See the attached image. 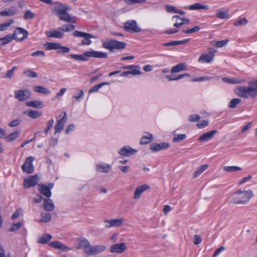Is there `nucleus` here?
Wrapping results in <instances>:
<instances>
[{
	"mask_svg": "<svg viewBox=\"0 0 257 257\" xmlns=\"http://www.w3.org/2000/svg\"><path fill=\"white\" fill-rule=\"evenodd\" d=\"M78 243L76 249H83L84 254L86 256H92L99 254L104 251L106 247L104 245H91L86 238H83L77 240Z\"/></svg>",
	"mask_w": 257,
	"mask_h": 257,
	"instance_id": "f257e3e1",
	"label": "nucleus"
},
{
	"mask_svg": "<svg viewBox=\"0 0 257 257\" xmlns=\"http://www.w3.org/2000/svg\"><path fill=\"white\" fill-rule=\"evenodd\" d=\"M235 92L241 97L244 98L250 97L252 99H255L257 96V80L249 82L247 87L237 86Z\"/></svg>",
	"mask_w": 257,
	"mask_h": 257,
	"instance_id": "f03ea898",
	"label": "nucleus"
},
{
	"mask_svg": "<svg viewBox=\"0 0 257 257\" xmlns=\"http://www.w3.org/2000/svg\"><path fill=\"white\" fill-rule=\"evenodd\" d=\"M253 195L252 191L251 190H238L232 195L231 202L236 205H244L249 201Z\"/></svg>",
	"mask_w": 257,
	"mask_h": 257,
	"instance_id": "7ed1b4c3",
	"label": "nucleus"
},
{
	"mask_svg": "<svg viewBox=\"0 0 257 257\" xmlns=\"http://www.w3.org/2000/svg\"><path fill=\"white\" fill-rule=\"evenodd\" d=\"M125 47V43L119 42L115 40H107L102 42V47L109 50L111 52L114 51V49H122Z\"/></svg>",
	"mask_w": 257,
	"mask_h": 257,
	"instance_id": "20e7f679",
	"label": "nucleus"
},
{
	"mask_svg": "<svg viewBox=\"0 0 257 257\" xmlns=\"http://www.w3.org/2000/svg\"><path fill=\"white\" fill-rule=\"evenodd\" d=\"M60 119L57 120L56 123L54 126L55 134L60 133L64 127L65 123L67 121L66 113L65 111H62L59 115Z\"/></svg>",
	"mask_w": 257,
	"mask_h": 257,
	"instance_id": "39448f33",
	"label": "nucleus"
},
{
	"mask_svg": "<svg viewBox=\"0 0 257 257\" xmlns=\"http://www.w3.org/2000/svg\"><path fill=\"white\" fill-rule=\"evenodd\" d=\"M73 35L76 37L84 38V39L81 41L82 45H89L91 43L90 38H93L94 36L87 33L82 32L78 31H75Z\"/></svg>",
	"mask_w": 257,
	"mask_h": 257,
	"instance_id": "423d86ee",
	"label": "nucleus"
},
{
	"mask_svg": "<svg viewBox=\"0 0 257 257\" xmlns=\"http://www.w3.org/2000/svg\"><path fill=\"white\" fill-rule=\"evenodd\" d=\"M28 32L22 28H17L12 35L14 39L18 42H21L28 37Z\"/></svg>",
	"mask_w": 257,
	"mask_h": 257,
	"instance_id": "0eeeda50",
	"label": "nucleus"
},
{
	"mask_svg": "<svg viewBox=\"0 0 257 257\" xmlns=\"http://www.w3.org/2000/svg\"><path fill=\"white\" fill-rule=\"evenodd\" d=\"M14 94L15 98L20 101H24L31 97L30 91L27 89L15 90Z\"/></svg>",
	"mask_w": 257,
	"mask_h": 257,
	"instance_id": "6e6552de",
	"label": "nucleus"
},
{
	"mask_svg": "<svg viewBox=\"0 0 257 257\" xmlns=\"http://www.w3.org/2000/svg\"><path fill=\"white\" fill-rule=\"evenodd\" d=\"M208 53H203L198 59L199 62H203L205 63H210L213 60L214 57V54L216 52V50L213 48L208 49Z\"/></svg>",
	"mask_w": 257,
	"mask_h": 257,
	"instance_id": "1a4fd4ad",
	"label": "nucleus"
},
{
	"mask_svg": "<svg viewBox=\"0 0 257 257\" xmlns=\"http://www.w3.org/2000/svg\"><path fill=\"white\" fill-rule=\"evenodd\" d=\"M124 30L128 32L138 33L141 31V29L138 26L137 22L135 20H130L126 21L124 24Z\"/></svg>",
	"mask_w": 257,
	"mask_h": 257,
	"instance_id": "9d476101",
	"label": "nucleus"
},
{
	"mask_svg": "<svg viewBox=\"0 0 257 257\" xmlns=\"http://www.w3.org/2000/svg\"><path fill=\"white\" fill-rule=\"evenodd\" d=\"M34 158L33 157H28L24 164L22 166L23 171L27 173V174H32L34 172V167L33 165V162Z\"/></svg>",
	"mask_w": 257,
	"mask_h": 257,
	"instance_id": "9b49d317",
	"label": "nucleus"
},
{
	"mask_svg": "<svg viewBox=\"0 0 257 257\" xmlns=\"http://www.w3.org/2000/svg\"><path fill=\"white\" fill-rule=\"evenodd\" d=\"M38 180L39 178L37 175L32 176L28 178H24L23 187L25 189L34 187L37 184Z\"/></svg>",
	"mask_w": 257,
	"mask_h": 257,
	"instance_id": "f8f14e48",
	"label": "nucleus"
},
{
	"mask_svg": "<svg viewBox=\"0 0 257 257\" xmlns=\"http://www.w3.org/2000/svg\"><path fill=\"white\" fill-rule=\"evenodd\" d=\"M217 133V130H216L204 133L199 136L198 140L200 142H207L212 140Z\"/></svg>",
	"mask_w": 257,
	"mask_h": 257,
	"instance_id": "ddd939ff",
	"label": "nucleus"
},
{
	"mask_svg": "<svg viewBox=\"0 0 257 257\" xmlns=\"http://www.w3.org/2000/svg\"><path fill=\"white\" fill-rule=\"evenodd\" d=\"M127 248L125 243L122 242L115 243L111 245L110 247V252L111 253H122Z\"/></svg>",
	"mask_w": 257,
	"mask_h": 257,
	"instance_id": "4468645a",
	"label": "nucleus"
},
{
	"mask_svg": "<svg viewBox=\"0 0 257 257\" xmlns=\"http://www.w3.org/2000/svg\"><path fill=\"white\" fill-rule=\"evenodd\" d=\"M54 4L55 6L53 12H56L58 16H60L61 15L64 14V12H67L70 10V8L65 4L59 2H56Z\"/></svg>",
	"mask_w": 257,
	"mask_h": 257,
	"instance_id": "2eb2a0df",
	"label": "nucleus"
},
{
	"mask_svg": "<svg viewBox=\"0 0 257 257\" xmlns=\"http://www.w3.org/2000/svg\"><path fill=\"white\" fill-rule=\"evenodd\" d=\"M137 150L132 148L130 146L123 147L119 151L118 153L123 156L130 157L137 153Z\"/></svg>",
	"mask_w": 257,
	"mask_h": 257,
	"instance_id": "dca6fc26",
	"label": "nucleus"
},
{
	"mask_svg": "<svg viewBox=\"0 0 257 257\" xmlns=\"http://www.w3.org/2000/svg\"><path fill=\"white\" fill-rule=\"evenodd\" d=\"M49 245L55 249H60L63 251H68L71 250V249L59 241H54L49 243Z\"/></svg>",
	"mask_w": 257,
	"mask_h": 257,
	"instance_id": "f3484780",
	"label": "nucleus"
},
{
	"mask_svg": "<svg viewBox=\"0 0 257 257\" xmlns=\"http://www.w3.org/2000/svg\"><path fill=\"white\" fill-rule=\"evenodd\" d=\"M169 147V144L167 143H153L150 146V149L153 152H158L162 150H165Z\"/></svg>",
	"mask_w": 257,
	"mask_h": 257,
	"instance_id": "a211bd4d",
	"label": "nucleus"
},
{
	"mask_svg": "<svg viewBox=\"0 0 257 257\" xmlns=\"http://www.w3.org/2000/svg\"><path fill=\"white\" fill-rule=\"evenodd\" d=\"M42 207L47 211H51L54 209L55 206L52 200L49 198H44Z\"/></svg>",
	"mask_w": 257,
	"mask_h": 257,
	"instance_id": "6ab92c4d",
	"label": "nucleus"
},
{
	"mask_svg": "<svg viewBox=\"0 0 257 257\" xmlns=\"http://www.w3.org/2000/svg\"><path fill=\"white\" fill-rule=\"evenodd\" d=\"M149 188V186L145 184L137 187L135 190L134 199H138L141 197L142 194Z\"/></svg>",
	"mask_w": 257,
	"mask_h": 257,
	"instance_id": "aec40b11",
	"label": "nucleus"
},
{
	"mask_svg": "<svg viewBox=\"0 0 257 257\" xmlns=\"http://www.w3.org/2000/svg\"><path fill=\"white\" fill-rule=\"evenodd\" d=\"M58 30L54 31H46V35L47 37L49 38H56L61 39L64 36V33Z\"/></svg>",
	"mask_w": 257,
	"mask_h": 257,
	"instance_id": "412c9836",
	"label": "nucleus"
},
{
	"mask_svg": "<svg viewBox=\"0 0 257 257\" xmlns=\"http://www.w3.org/2000/svg\"><path fill=\"white\" fill-rule=\"evenodd\" d=\"M88 58L89 57H94L98 58H106L107 55L106 53L102 52H98L95 51H87Z\"/></svg>",
	"mask_w": 257,
	"mask_h": 257,
	"instance_id": "4be33fe9",
	"label": "nucleus"
},
{
	"mask_svg": "<svg viewBox=\"0 0 257 257\" xmlns=\"http://www.w3.org/2000/svg\"><path fill=\"white\" fill-rule=\"evenodd\" d=\"M38 191L41 193V194L45 196L47 198H49L51 196V192L49 190V188H46V186L42 184H38Z\"/></svg>",
	"mask_w": 257,
	"mask_h": 257,
	"instance_id": "5701e85b",
	"label": "nucleus"
},
{
	"mask_svg": "<svg viewBox=\"0 0 257 257\" xmlns=\"http://www.w3.org/2000/svg\"><path fill=\"white\" fill-rule=\"evenodd\" d=\"M111 167L107 164H99L96 165V170L97 171L103 173H106L109 171Z\"/></svg>",
	"mask_w": 257,
	"mask_h": 257,
	"instance_id": "b1692460",
	"label": "nucleus"
},
{
	"mask_svg": "<svg viewBox=\"0 0 257 257\" xmlns=\"http://www.w3.org/2000/svg\"><path fill=\"white\" fill-rule=\"evenodd\" d=\"M187 66L185 63H180L173 67L171 70V73L180 72L183 70H186Z\"/></svg>",
	"mask_w": 257,
	"mask_h": 257,
	"instance_id": "393cba45",
	"label": "nucleus"
},
{
	"mask_svg": "<svg viewBox=\"0 0 257 257\" xmlns=\"http://www.w3.org/2000/svg\"><path fill=\"white\" fill-rule=\"evenodd\" d=\"M173 20L176 19V22L174 26L177 28L181 27L183 24L189 22V20L185 18H181L178 16H174L172 18Z\"/></svg>",
	"mask_w": 257,
	"mask_h": 257,
	"instance_id": "a878e982",
	"label": "nucleus"
},
{
	"mask_svg": "<svg viewBox=\"0 0 257 257\" xmlns=\"http://www.w3.org/2000/svg\"><path fill=\"white\" fill-rule=\"evenodd\" d=\"M26 104L27 106H31L38 108H40L44 107L43 102L38 100L28 101L26 103Z\"/></svg>",
	"mask_w": 257,
	"mask_h": 257,
	"instance_id": "bb28decb",
	"label": "nucleus"
},
{
	"mask_svg": "<svg viewBox=\"0 0 257 257\" xmlns=\"http://www.w3.org/2000/svg\"><path fill=\"white\" fill-rule=\"evenodd\" d=\"M70 57L75 60L80 61H86L88 60L87 52H84L82 55L70 54Z\"/></svg>",
	"mask_w": 257,
	"mask_h": 257,
	"instance_id": "cd10ccee",
	"label": "nucleus"
},
{
	"mask_svg": "<svg viewBox=\"0 0 257 257\" xmlns=\"http://www.w3.org/2000/svg\"><path fill=\"white\" fill-rule=\"evenodd\" d=\"M33 89L34 91L43 94H48L50 93V90L46 87L42 86L35 85L33 87Z\"/></svg>",
	"mask_w": 257,
	"mask_h": 257,
	"instance_id": "c85d7f7f",
	"label": "nucleus"
},
{
	"mask_svg": "<svg viewBox=\"0 0 257 257\" xmlns=\"http://www.w3.org/2000/svg\"><path fill=\"white\" fill-rule=\"evenodd\" d=\"M60 43L55 42H47L44 44V47L47 50L59 49Z\"/></svg>",
	"mask_w": 257,
	"mask_h": 257,
	"instance_id": "c756f323",
	"label": "nucleus"
},
{
	"mask_svg": "<svg viewBox=\"0 0 257 257\" xmlns=\"http://www.w3.org/2000/svg\"><path fill=\"white\" fill-rule=\"evenodd\" d=\"M41 219L38 221L40 223H47L49 222L52 218L51 215L48 212H42L41 214Z\"/></svg>",
	"mask_w": 257,
	"mask_h": 257,
	"instance_id": "7c9ffc66",
	"label": "nucleus"
},
{
	"mask_svg": "<svg viewBox=\"0 0 257 257\" xmlns=\"http://www.w3.org/2000/svg\"><path fill=\"white\" fill-rule=\"evenodd\" d=\"M20 133V132L15 131L8 136L6 135L5 140L7 142L13 141L19 137Z\"/></svg>",
	"mask_w": 257,
	"mask_h": 257,
	"instance_id": "2f4dec72",
	"label": "nucleus"
},
{
	"mask_svg": "<svg viewBox=\"0 0 257 257\" xmlns=\"http://www.w3.org/2000/svg\"><path fill=\"white\" fill-rule=\"evenodd\" d=\"M208 165L204 164L200 166L197 170L194 172V178L197 177L200 175V174L205 171L208 168Z\"/></svg>",
	"mask_w": 257,
	"mask_h": 257,
	"instance_id": "473e14b6",
	"label": "nucleus"
},
{
	"mask_svg": "<svg viewBox=\"0 0 257 257\" xmlns=\"http://www.w3.org/2000/svg\"><path fill=\"white\" fill-rule=\"evenodd\" d=\"M14 39L12 35L9 34L5 37L0 38V46L5 45L11 42Z\"/></svg>",
	"mask_w": 257,
	"mask_h": 257,
	"instance_id": "72a5a7b5",
	"label": "nucleus"
},
{
	"mask_svg": "<svg viewBox=\"0 0 257 257\" xmlns=\"http://www.w3.org/2000/svg\"><path fill=\"white\" fill-rule=\"evenodd\" d=\"M228 41L229 40L228 39H225L224 40L219 41H212L210 42V43L212 46H214L218 48H221L225 46L227 44Z\"/></svg>",
	"mask_w": 257,
	"mask_h": 257,
	"instance_id": "f704fd0d",
	"label": "nucleus"
},
{
	"mask_svg": "<svg viewBox=\"0 0 257 257\" xmlns=\"http://www.w3.org/2000/svg\"><path fill=\"white\" fill-rule=\"evenodd\" d=\"M222 80L224 82L230 84H241L245 82V80L243 79L238 80L235 79L229 78L227 77L223 78Z\"/></svg>",
	"mask_w": 257,
	"mask_h": 257,
	"instance_id": "c9c22d12",
	"label": "nucleus"
},
{
	"mask_svg": "<svg viewBox=\"0 0 257 257\" xmlns=\"http://www.w3.org/2000/svg\"><path fill=\"white\" fill-rule=\"evenodd\" d=\"M59 19L61 21H64L67 22H74L73 18L69 15L67 12L59 16Z\"/></svg>",
	"mask_w": 257,
	"mask_h": 257,
	"instance_id": "e433bc0d",
	"label": "nucleus"
},
{
	"mask_svg": "<svg viewBox=\"0 0 257 257\" xmlns=\"http://www.w3.org/2000/svg\"><path fill=\"white\" fill-rule=\"evenodd\" d=\"M52 236L51 234L46 233L43 234L38 240V242L41 244H46L48 243L52 238Z\"/></svg>",
	"mask_w": 257,
	"mask_h": 257,
	"instance_id": "4c0bfd02",
	"label": "nucleus"
},
{
	"mask_svg": "<svg viewBox=\"0 0 257 257\" xmlns=\"http://www.w3.org/2000/svg\"><path fill=\"white\" fill-rule=\"evenodd\" d=\"M153 136L152 135L148 134L147 136H144L142 138L140 144L142 145H146L149 144L153 141Z\"/></svg>",
	"mask_w": 257,
	"mask_h": 257,
	"instance_id": "58836bf2",
	"label": "nucleus"
},
{
	"mask_svg": "<svg viewBox=\"0 0 257 257\" xmlns=\"http://www.w3.org/2000/svg\"><path fill=\"white\" fill-rule=\"evenodd\" d=\"M216 17L219 19H227L229 17L228 11L223 12L220 10H218L216 11Z\"/></svg>",
	"mask_w": 257,
	"mask_h": 257,
	"instance_id": "ea45409f",
	"label": "nucleus"
},
{
	"mask_svg": "<svg viewBox=\"0 0 257 257\" xmlns=\"http://www.w3.org/2000/svg\"><path fill=\"white\" fill-rule=\"evenodd\" d=\"M111 227H119L122 225L124 219L122 218L119 219H110Z\"/></svg>",
	"mask_w": 257,
	"mask_h": 257,
	"instance_id": "a19ab883",
	"label": "nucleus"
},
{
	"mask_svg": "<svg viewBox=\"0 0 257 257\" xmlns=\"http://www.w3.org/2000/svg\"><path fill=\"white\" fill-rule=\"evenodd\" d=\"M241 99L240 98H233L232 99L229 104H228V107L230 108H235L238 104L241 103Z\"/></svg>",
	"mask_w": 257,
	"mask_h": 257,
	"instance_id": "79ce46f5",
	"label": "nucleus"
},
{
	"mask_svg": "<svg viewBox=\"0 0 257 257\" xmlns=\"http://www.w3.org/2000/svg\"><path fill=\"white\" fill-rule=\"evenodd\" d=\"M75 28V26L72 24L64 25L62 27L59 28V30H61V32H69L73 30Z\"/></svg>",
	"mask_w": 257,
	"mask_h": 257,
	"instance_id": "37998d69",
	"label": "nucleus"
},
{
	"mask_svg": "<svg viewBox=\"0 0 257 257\" xmlns=\"http://www.w3.org/2000/svg\"><path fill=\"white\" fill-rule=\"evenodd\" d=\"M223 170L226 172H233L241 171L242 169L238 166H224Z\"/></svg>",
	"mask_w": 257,
	"mask_h": 257,
	"instance_id": "c03bdc74",
	"label": "nucleus"
},
{
	"mask_svg": "<svg viewBox=\"0 0 257 257\" xmlns=\"http://www.w3.org/2000/svg\"><path fill=\"white\" fill-rule=\"evenodd\" d=\"M23 74L26 77L29 78H36L38 76V74L36 72L32 71L30 69L24 71Z\"/></svg>",
	"mask_w": 257,
	"mask_h": 257,
	"instance_id": "a18cd8bd",
	"label": "nucleus"
},
{
	"mask_svg": "<svg viewBox=\"0 0 257 257\" xmlns=\"http://www.w3.org/2000/svg\"><path fill=\"white\" fill-rule=\"evenodd\" d=\"M186 42V40L184 41H174L168 43H164L163 44L164 46H174L176 45H179L180 44H184Z\"/></svg>",
	"mask_w": 257,
	"mask_h": 257,
	"instance_id": "49530a36",
	"label": "nucleus"
},
{
	"mask_svg": "<svg viewBox=\"0 0 257 257\" xmlns=\"http://www.w3.org/2000/svg\"><path fill=\"white\" fill-rule=\"evenodd\" d=\"M28 115L31 118H37L42 115V113L36 110H30L28 112Z\"/></svg>",
	"mask_w": 257,
	"mask_h": 257,
	"instance_id": "de8ad7c7",
	"label": "nucleus"
},
{
	"mask_svg": "<svg viewBox=\"0 0 257 257\" xmlns=\"http://www.w3.org/2000/svg\"><path fill=\"white\" fill-rule=\"evenodd\" d=\"M141 67L139 65H135L133 68H132V70L129 71L130 74L132 75H140L141 74V72L140 71Z\"/></svg>",
	"mask_w": 257,
	"mask_h": 257,
	"instance_id": "09e8293b",
	"label": "nucleus"
},
{
	"mask_svg": "<svg viewBox=\"0 0 257 257\" xmlns=\"http://www.w3.org/2000/svg\"><path fill=\"white\" fill-rule=\"evenodd\" d=\"M14 23L13 20H9L8 22L0 24V31H5Z\"/></svg>",
	"mask_w": 257,
	"mask_h": 257,
	"instance_id": "8fccbe9b",
	"label": "nucleus"
},
{
	"mask_svg": "<svg viewBox=\"0 0 257 257\" xmlns=\"http://www.w3.org/2000/svg\"><path fill=\"white\" fill-rule=\"evenodd\" d=\"M209 9V7L206 5H203L201 3H196L194 4V10H207Z\"/></svg>",
	"mask_w": 257,
	"mask_h": 257,
	"instance_id": "3c124183",
	"label": "nucleus"
},
{
	"mask_svg": "<svg viewBox=\"0 0 257 257\" xmlns=\"http://www.w3.org/2000/svg\"><path fill=\"white\" fill-rule=\"evenodd\" d=\"M22 122V119L21 118H17L9 123V126L13 127L19 125Z\"/></svg>",
	"mask_w": 257,
	"mask_h": 257,
	"instance_id": "603ef678",
	"label": "nucleus"
},
{
	"mask_svg": "<svg viewBox=\"0 0 257 257\" xmlns=\"http://www.w3.org/2000/svg\"><path fill=\"white\" fill-rule=\"evenodd\" d=\"M35 15L30 10L26 11L24 15V19L26 20L32 19L35 17Z\"/></svg>",
	"mask_w": 257,
	"mask_h": 257,
	"instance_id": "864d4df0",
	"label": "nucleus"
},
{
	"mask_svg": "<svg viewBox=\"0 0 257 257\" xmlns=\"http://www.w3.org/2000/svg\"><path fill=\"white\" fill-rule=\"evenodd\" d=\"M108 84H109V83H107V82H102V83H101L98 84L97 85H95L94 86H93V87H92L90 89V90L89 91V93H92V92H93L94 91H96L100 88H101L102 86H103L104 85H108Z\"/></svg>",
	"mask_w": 257,
	"mask_h": 257,
	"instance_id": "5fc2aeb1",
	"label": "nucleus"
},
{
	"mask_svg": "<svg viewBox=\"0 0 257 257\" xmlns=\"http://www.w3.org/2000/svg\"><path fill=\"white\" fill-rule=\"evenodd\" d=\"M22 226V223L20 222L13 223L11 225V227L9 231L11 232H14L17 230H18L19 228H20Z\"/></svg>",
	"mask_w": 257,
	"mask_h": 257,
	"instance_id": "6e6d98bb",
	"label": "nucleus"
},
{
	"mask_svg": "<svg viewBox=\"0 0 257 257\" xmlns=\"http://www.w3.org/2000/svg\"><path fill=\"white\" fill-rule=\"evenodd\" d=\"M248 23L247 20L245 18H240L238 21H236L234 22V25L235 26H238L239 25H245Z\"/></svg>",
	"mask_w": 257,
	"mask_h": 257,
	"instance_id": "4d7b16f0",
	"label": "nucleus"
},
{
	"mask_svg": "<svg viewBox=\"0 0 257 257\" xmlns=\"http://www.w3.org/2000/svg\"><path fill=\"white\" fill-rule=\"evenodd\" d=\"M60 47H59V49L57 50L58 53L64 54V53H68L70 51L69 48L66 47V46H62L60 43Z\"/></svg>",
	"mask_w": 257,
	"mask_h": 257,
	"instance_id": "13d9d810",
	"label": "nucleus"
},
{
	"mask_svg": "<svg viewBox=\"0 0 257 257\" xmlns=\"http://www.w3.org/2000/svg\"><path fill=\"white\" fill-rule=\"evenodd\" d=\"M186 135L184 134L175 135V136L173 138V142H180V141L184 140L186 138Z\"/></svg>",
	"mask_w": 257,
	"mask_h": 257,
	"instance_id": "bf43d9fd",
	"label": "nucleus"
},
{
	"mask_svg": "<svg viewBox=\"0 0 257 257\" xmlns=\"http://www.w3.org/2000/svg\"><path fill=\"white\" fill-rule=\"evenodd\" d=\"M16 68V66H14L11 70H8L5 74V77L11 79L14 74V71Z\"/></svg>",
	"mask_w": 257,
	"mask_h": 257,
	"instance_id": "052dcab7",
	"label": "nucleus"
},
{
	"mask_svg": "<svg viewBox=\"0 0 257 257\" xmlns=\"http://www.w3.org/2000/svg\"><path fill=\"white\" fill-rule=\"evenodd\" d=\"M209 124V121L207 120H201L200 122H198L196 124V126L199 128H204L207 126Z\"/></svg>",
	"mask_w": 257,
	"mask_h": 257,
	"instance_id": "680f3d73",
	"label": "nucleus"
},
{
	"mask_svg": "<svg viewBox=\"0 0 257 257\" xmlns=\"http://www.w3.org/2000/svg\"><path fill=\"white\" fill-rule=\"evenodd\" d=\"M10 16H13L15 15L18 12V9L15 6H11L9 9H7Z\"/></svg>",
	"mask_w": 257,
	"mask_h": 257,
	"instance_id": "e2e57ef3",
	"label": "nucleus"
},
{
	"mask_svg": "<svg viewBox=\"0 0 257 257\" xmlns=\"http://www.w3.org/2000/svg\"><path fill=\"white\" fill-rule=\"evenodd\" d=\"M202 241L201 235H194V244L198 245L200 244Z\"/></svg>",
	"mask_w": 257,
	"mask_h": 257,
	"instance_id": "0e129e2a",
	"label": "nucleus"
},
{
	"mask_svg": "<svg viewBox=\"0 0 257 257\" xmlns=\"http://www.w3.org/2000/svg\"><path fill=\"white\" fill-rule=\"evenodd\" d=\"M146 1V0H124L126 4L131 5L136 3H143Z\"/></svg>",
	"mask_w": 257,
	"mask_h": 257,
	"instance_id": "69168bd1",
	"label": "nucleus"
},
{
	"mask_svg": "<svg viewBox=\"0 0 257 257\" xmlns=\"http://www.w3.org/2000/svg\"><path fill=\"white\" fill-rule=\"evenodd\" d=\"M211 79V77L209 76H203L196 78H194V81L200 82L202 81H207Z\"/></svg>",
	"mask_w": 257,
	"mask_h": 257,
	"instance_id": "338daca9",
	"label": "nucleus"
},
{
	"mask_svg": "<svg viewBox=\"0 0 257 257\" xmlns=\"http://www.w3.org/2000/svg\"><path fill=\"white\" fill-rule=\"evenodd\" d=\"M31 55L32 56H40V57H44L45 56V52L42 51H40V50H38V51H37L36 52H34L33 53H32Z\"/></svg>",
	"mask_w": 257,
	"mask_h": 257,
	"instance_id": "774afa93",
	"label": "nucleus"
}]
</instances>
